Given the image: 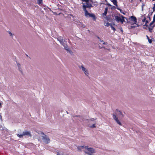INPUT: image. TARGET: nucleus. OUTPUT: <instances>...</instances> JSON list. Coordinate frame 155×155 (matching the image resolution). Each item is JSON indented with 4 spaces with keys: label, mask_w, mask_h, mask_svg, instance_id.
<instances>
[{
    "label": "nucleus",
    "mask_w": 155,
    "mask_h": 155,
    "mask_svg": "<svg viewBox=\"0 0 155 155\" xmlns=\"http://www.w3.org/2000/svg\"><path fill=\"white\" fill-rule=\"evenodd\" d=\"M17 65H18V67L19 70L20 71H21V70H20V64H19L18 63V64H17Z\"/></svg>",
    "instance_id": "obj_22"
},
{
    "label": "nucleus",
    "mask_w": 155,
    "mask_h": 155,
    "mask_svg": "<svg viewBox=\"0 0 155 155\" xmlns=\"http://www.w3.org/2000/svg\"><path fill=\"white\" fill-rule=\"evenodd\" d=\"M140 1L141 2H142V0H140Z\"/></svg>",
    "instance_id": "obj_36"
},
{
    "label": "nucleus",
    "mask_w": 155,
    "mask_h": 155,
    "mask_svg": "<svg viewBox=\"0 0 155 155\" xmlns=\"http://www.w3.org/2000/svg\"><path fill=\"white\" fill-rule=\"evenodd\" d=\"M107 8H105L104 12L103 14V15H106V14L107 13Z\"/></svg>",
    "instance_id": "obj_13"
},
{
    "label": "nucleus",
    "mask_w": 155,
    "mask_h": 155,
    "mask_svg": "<svg viewBox=\"0 0 155 155\" xmlns=\"http://www.w3.org/2000/svg\"><path fill=\"white\" fill-rule=\"evenodd\" d=\"M38 4L39 5L42 3V0H37Z\"/></svg>",
    "instance_id": "obj_14"
},
{
    "label": "nucleus",
    "mask_w": 155,
    "mask_h": 155,
    "mask_svg": "<svg viewBox=\"0 0 155 155\" xmlns=\"http://www.w3.org/2000/svg\"><path fill=\"white\" fill-rule=\"evenodd\" d=\"M107 5L109 6H111V5L110 4V3H108L107 4Z\"/></svg>",
    "instance_id": "obj_28"
},
{
    "label": "nucleus",
    "mask_w": 155,
    "mask_h": 155,
    "mask_svg": "<svg viewBox=\"0 0 155 155\" xmlns=\"http://www.w3.org/2000/svg\"><path fill=\"white\" fill-rule=\"evenodd\" d=\"M83 4L84 5L83 6V8L84 12L86 11V10H87L86 8H90L92 7L91 3H90L89 1L87 2L86 3V5L84 3Z\"/></svg>",
    "instance_id": "obj_4"
},
{
    "label": "nucleus",
    "mask_w": 155,
    "mask_h": 155,
    "mask_svg": "<svg viewBox=\"0 0 155 155\" xmlns=\"http://www.w3.org/2000/svg\"><path fill=\"white\" fill-rule=\"evenodd\" d=\"M17 136L20 137L21 138L23 136H25V135H29L30 137H31V133L30 131H25L23 132L22 134H17Z\"/></svg>",
    "instance_id": "obj_6"
},
{
    "label": "nucleus",
    "mask_w": 155,
    "mask_h": 155,
    "mask_svg": "<svg viewBox=\"0 0 155 155\" xmlns=\"http://www.w3.org/2000/svg\"><path fill=\"white\" fill-rule=\"evenodd\" d=\"M57 40L60 42L61 44L64 46L65 49H66L68 52H69L70 54L72 53L71 51L69 50L68 46H65L64 43L65 40L63 39L61 37H59L58 38Z\"/></svg>",
    "instance_id": "obj_2"
},
{
    "label": "nucleus",
    "mask_w": 155,
    "mask_h": 155,
    "mask_svg": "<svg viewBox=\"0 0 155 155\" xmlns=\"http://www.w3.org/2000/svg\"><path fill=\"white\" fill-rule=\"evenodd\" d=\"M134 27H135L134 26H130V28H134Z\"/></svg>",
    "instance_id": "obj_30"
},
{
    "label": "nucleus",
    "mask_w": 155,
    "mask_h": 155,
    "mask_svg": "<svg viewBox=\"0 0 155 155\" xmlns=\"http://www.w3.org/2000/svg\"><path fill=\"white\" fill-rule=\"evenodd\" d=\"M95 119H94V118H92L91 119V121H93Z\"/></svg>",
    "instance_id": "obj_31"
},
{
    "label": "nucleus",
    "mask_w": 155,
    "mask_h": 155,
    "mask_svg": "<svg viewBox=\"0 0 155 155\" xmlns=\"http://www.w3.org/2000/svg\"><path fill=\"white\" fill-rule=\"evenodd\" d=\"M42 139L44 140V142L46 143H48L49 142V139L48 137L45 135H44V136L43 137Z\"/></svg>",
    "instance_id": "obj_8"
},
{
    "label": "nucleus",
    "mask_w": 155,
    "mask_h": 155,
    "mask_svg": "<svg viewBox=\"0 0 155 155\" xmlns=\"http://www.w3.org/2000/svg\"><path fill=\"white\" fill-rule=\"evenodd\" d=\"M100 41L101 42H103V44H106L107 45V42H105L103 41V40H101V39L100 40Z\"/></svg>",
    "instance_id": "obj_19"
},
{
    "label": "nucleus",
    "mask_w": 155,
    "mask_h": 155,
    "mask_svg": "<svg viewBox=\"0 0 155 155\" xmlns=\"http://www.w3.org/2000/svg\"><path fill=\"white\" fill-rule=\"evenodd\" d=\"M98 38H99H99H100L99 37H98Z\"/></svg>",
    "instance_id": "obj_38"
},
{
    "label": "nucleus",
    "mask_w": 155,
    "mask_h": 155,
    "mask_svg": "<svg viewBox=\"0 0 155 155\" xmlns=\"http://www.w3.org/2000/svg\"><path fill=\"white\" fill-rule=\"evenodd\" d=\"M153 17L155 19V14L154 15V16H153Z\"/></svg>",
    "instance_id": "obj_35"
},
{
    "label": "nucleus",
    "mask_w": 155,
    "mask_h": 155,
    "mask_svg": "<svg viewBox=\"0 0 155 155\" xmlns=\"http://www.w3.org/2000/svg\"><path fill=\"white\" fill-rule=\"evenodd\" d=\"M110 27H111V28L114 31H115L116 30V29H115V28L112 25H110Z\"/></svg>",
    "instance_id": "obj_18"
},
{
    "label": "nucleus",
    "mask_w": 155,
    "mask_h": 155,
    "mask_svg": "<svg viewBox=\"0 0 155 155\" xmlns=\"http://www.w3.org/2000/svg\"><path fill=\"white\" fill-rule=\"evenodd\" d=\"M106 26H108V23H107V24H106V25H105Z\"/></svg>",
    "instance_id": "obj_34"
},
{
    "label": "nucleus",
    "mask_w": 155,
    "mask_h": 155,
    "mask_svg": "<svg viewBox=\"0 0 155 155\" xmlns=\"http://www.w3.org/2000/svg\"><path fill=\"white\" fill-rule=\"evenodd\" d=\"M110 1L113 3L114 5L116 6L117 7L118 6L117 4V0H110Z\"/></svg>",
    "instance_id": "obj_12"
},
{
    "label": "nucleus",
    "mask_w": 155,
    "mask_h": 155,
    "mask_svg": "<svg viewBox=\"0 0 155 155\" xmlns=\"http://www.w3.org/2000/svg\"><path fill=\"white\" fill-rule=\"evenodd\" d=\"M78 150H83L89 155H93V153L95 152L94 150L92 148H89L88 147H84L83 146H78Z\"/></svg>",
    "instance_id": "obj_1"
},
{
    "label": "nucleus",
    "mask_w": 155,
    "mask_h": 155,
    "mask_svg": "<svg viewBox=\"0 0 155 155\" xmlns=\"http://www.w3.org/2000/svg\"><path fill=\"white\" fill-rule=\"evenodd\" d=\"M113 115L114 119L115 120L117 123L120 125H122L121 123L118 120V118L114 114H113Z\"/></svg>",
    "instance_id": "obj_10"
},
{
    "label": "nucleus",
    "mask_w": 155,
    "mask_h": 155,
    "mask_svg": "<svg viewBox=\"0 0 155 155\" xmlns=\"http://www.w3.org/2000/svg\"><path fill=\"white\" fill-rule=\"evenodd\" d=\"M144 5V4H143L142 5V10H143V7Z\"/></svg>",
    "instance_id": "obj_27"
},
{
    "label": "nucleus",
    "mask_w": 155,
    "mask_h": 155,
    "mask_svg": "<svg viewBox=\"0 0 155 155\" xmlns=\"http://www.w3.org/2000/svg\"><path fill=\"white\" fill-rule=\"evenodd\" d=\"M155 26V25H150L147 26V27H143V28L148 30L151 33L153 31V30L154 28V27Z\"/></svg>",
    "instance_id": "obj_7"
},
{
    "label": "nucleus",
    "mask_w": 155,
    "mask_h": 155,
    "mask_svg": "<svg viewBox=\"0 0 155 155\" xmlns=\"http://www.w3.org/2000/svg\"><path fill=\"white\" fill-rule=\"evenodd\" d=\"M85 16L86 17H88L92 18L94 20H96V17L95 15L93 14H90L88 12L87 10H86V11H84Z\"/></svg>",
    "instance_id": "obj_5"
},
{
    "label": "nucleus",
    "mask_w": 155,
    "mask_h": 155,
    "mask_svg": "<svg viewBox=\"0 0 155 155\" xmlns=\"http://www.w3.org/2000/svg\"><path fill=\"white\" fill-rule=\"evenodd\" d=\"M57 155H63L62 153H60V152H57Z\"/></svg>",
    "instance_id": "obj_23"
},
{
    "label": "nucleus",
    "mask_w": 155,
    "mask_h": 155,
    "mask_svg": "<svg viewBox=\"0 0 155 155\" xmlns=\"http://www.w3.org/2000/svg\"><path fill=\"white\" fill-rule=\"evenodd\" d=\"M146 20V18L144 17L143 19L142 20V21L143 22H144Z\"/></svg>",
    "instance_id": "obj_21"
},
{
    "label": "nucleus",
    "mask_w": 155,
    "mask_h": 155,
    "mask_svg": "<svg viewBox=\"0 0 155 155\" xmlns=\"http://www.w3.org/2000/svg\"><path fill=\"white\" fill-rule=\"evenodd\" d=\"M91 127H93V128L95 127V124H93V125L91 126Z\"/></svg>",
    "instance_id": "obj_26"
},
{
    "label": "nucleus",
    "mask_w": 155,
    "mask_h": 155,
    "mask_svg": "<svg viewBox=\"0 0 155 155\" xmlns=\"http://www.w3.org/2000/svg\"><path fill=\"white\" fill-rule=\"evenodd\" d=\"M81 68L83 71H84V73L86 75L88 76V73L87 72V70H86L83 66H81Z\"/></svg>",
    "instance_id": "obj_11"
},
{
    "label": "nucleus",
    "mask_w": 155,
    "mask_h": 155,
    "mask_svg": "<svg viewBox=\"0 0 155 155\" xmlns=\"http://www.w3.org/2000/svg\"><path fill=\"white\" fill-rule=\"evenodd\" d=\"M146 37H147V39H148L149 38L148 35H147Z\"/></svg>",
    "instance_id": "obj_32"
},
{
    "label": "nucleus",
    "mask_w": 155,
    "mask_h": 155,
    "mask_svg": "<svg viewBox=\"0 0 155 155\" xmlns=\"http://www.w3.org/2000/svg\"><path fill=\"white\" fill-rule=\"evenodd\" d=\"M119 113L121 114V115H122V113L120 111H119Z\"/></svg>",
    "instance_id": "obj_33"
},
{
    "label": "nucleus",
    "mask_w": 155,
    "mask_h": 155,
    "mask_svg": "<svg viewBox=\"0 0 155 155\" xmlns=\"http://www.w3.org/2000/svg\"><path fill=\"white\" fill-rule=\"evenodd\" d=\"M148 40V42L150 43H152V39H150L149 38Z\"/></svg>",
    "instance_id": "obj_20"
},
{
    "label": "nucleus",
    "mask_w": 155,
    "mask_h": 155,
    "mask_svg": "<svg viewBox=\"0 0 155 155\" xmlns=\"http://www.w3.org/2000/svg\"><path fill=\"white\" fill-rule=\"evenodd\" d=\"M83 2H87L89 1V0H82Z\"/></svg>",
    "instance_id": "obj_24"
},
{
    "label": "nucleus",
    "mask_w": 155,
    "mask_h": 155,
    "mask_svg": "<svg viewBox=\"0 0 155 155\" xmlns=\"http://www.w3.org/2000/svg\"><path fill=\"white\" fill-rule=\"evenodd\" d=\"M9 33L10 34V36H12V34L10 32H9Z\"/></svg>",
    "instance_id": "obj_29"
},
{
    "label": "nucleus",
    "mask_w": 155,
    "mask_h": 155,
    "mask_svg": "<svg viewBox=\"0 0 155 155\" xmlns=\"http://www.w3.org/2000/svg\"><path fill=\"white\" fill-rule=\"evenodd\" d=\"M117 9H118V10H119L120 11V12L121 13H122V14H123L124 15H125V13H124V12H123L122 10V9H120V8H119L118 7H117Z\"/></svg>",
    "instance_id": "obj_15"
},
{
    "label": "nucleus",
    "mask_w": 155,
    "mask_h": 155,
    "mask_svg": "<svg viewBox=\"0 0 155 155\" xmlns=\"http://www.w3.org/2000/svg\"><path fill=\"white\" fill-rule=\"evenodd\" d=\"M153 11L155 10V4H154V6L153 8Z\"/></svg>",
    "instance_id": "obj_25"
},
{
    "label": "nucleus",
    "mask_w": 155,
    "mask_h": 155,
    "mask_svg": "<svg viewBox=\"0 0 155 155\" xmlns=\"http://www.w3.org/2000/svg\"><path fill=\"white\" fill-rule=\"evenodd\" d=\"M130 20L133 22V24H136L137 22V20L136 18L134 16H131L130 18Z\"/></svg>",
    "instance_id": "obj_9"
},
{
    "label": "nucleus",
    "mask_w": 155,
    "mask_h": 155,
    "mask_svg": "<svg viewBox=\"0 0 155 155\" xmlns=\"http://www.w3.org/2000/svg\"><path fill=\"white\" fill-rule=\"evenodd\" d=\"M114 17L115 20L117 22H120L122 24L125 21L124 19H127L126 18L124 17L122 15L120 16V17L117 16H115Z\"/></svg>",
    "instance_id": "obj_3"
},
{
    "label": "nucleus",
    "mask_w": 155,
    "mask_h": 155,
    "mask_svg": "<svg viewBox=\"0 0 155 155\" xmlns=\"http://www.w3.org/2000/svg\"><path fill=\"white\" fill-rule=\"evenodd\" d=\"M153 1H154L155 0H152Z\"/></svg>",
    "instance_id": "obj_37"
},
{
    "label": "nucleus",
    "mask_w": 155,
    "mask_h": 155,
    "mask_svg": "<svg viewBox=\"0 0 155 155\" xmlns=\"http://www.w3.org/2000/svg\"><path fill=\"white\" fill-rule=\"evenodd\" d=\"M155 22V19L153 17V21L149 25H153V23L154 22Z\"/></svg>",
    "instance_id": "obj_16"
},
{
    "label": "nucleus",
    "mask_w": 155,
    "mask_h": 155,
    "mask_svg": "<svg viewBox=\"0 0 155 155\" xmlns=\"http://www.w3.org/2000/svg\"><path fill=\"white\" fill-rule=\"evenodd\" d=\"M145 22V24H144V25H143V26H145V27H147V26L148 25H147V24L148 22V21L146 20Z\"/></svg>",
    "instance_id": "obj_17"
}]
</instances>
